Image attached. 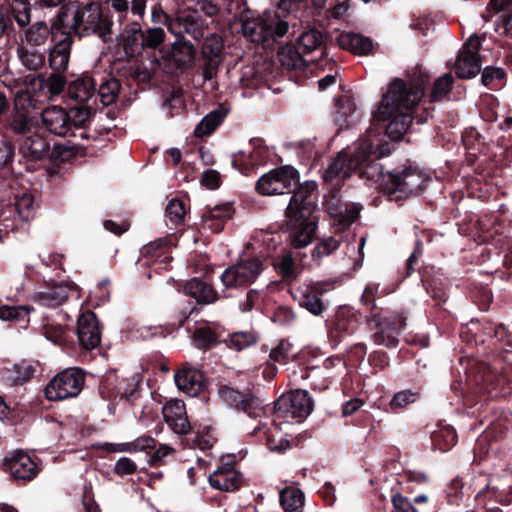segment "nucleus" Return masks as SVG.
Returning a JSON list of instances; mask_svg holds the SVG:
<instances>
[{
	"mask_svg": "<svg viewBox=\"0 0 512 512\" xmlns=\"http://www.w3.org/2000/svg\"><path fill=\"white\" fill-rule=\"evenodd\" d=\"M428 82L427 75L408 82L400 78L393 79L372 112L374 122H389L385 135H382V130L370 127L352 148L338 153L327 167L324 178H346L364 166L361 177L377 183L378 188L391 199L400 200L420 192L427 180L422 171L409 166L384 173L374 160L391 153V146L385 141V136L397 141L406 133L412 124V111L422 99Z\"/></svg>",
	"mask_w": 512,
	"mask_h": 512,
	"instance_id": "1",
	"label": "nucleus"
},
{
	"mask_svg": "<svg viewBox=\"0 0 512 512\" xmlns=\"http://www.w3.org/2000/svg\"><path fill=\"white\" fill-rule=\"evenodd\" d=\"M6 137L17 144L19 154L26 161H41L49 155V140L41 131L38 120L27 113L16 112L9 118Z\"/></svg>",
	"mask_w": 512,
	"mask_h": 512,
	"instance_id": "2",
	"label": "nucleus"
},
{
	"mask_svg": "<svg viewBox=\"0 0 512 512\" xmlns=\"http://www.w3.org/2000/svg\"><path fill=\"white\" fill-rule=\"evenodd\" d=\"M239 20L243 35L249 41L266 46L284 37L289 30L286 15H282L278 8L265 11L260 15L245 10L241 13Z\"/></svg>",
	"mask_w": 512,
	"mask_h": 512,
	"instance_id": "3",
	"label": "nucleus"
},
{
	"mask_svg": "<svg viewBox=\"0 0 512 512\" xmlns=\"http://www.w3.org/2000/svg\"><path fill=\"white\" fill-rule=\"evenodd\" d=\"M72 5L75 9L70 28L75 34L81 37L97 35L105 42L111 38L114 22L99 2L76 1Z\"/></svg>",
	"mask_w": 512,
	"mask_h": 512,
	"instance_id": "4",
	"label": "nucleus"
},
{
	"mask_svg": "<svg viewBox=\"0 0 512 512\" xmlns=\"http://www.w3.org/2000/svg\"><path fill=\"white\" fill-rule=\"evenodd\" d=\"M313 401L306 390L297 389L282 395L274 404L272 425L286 431L287 426L300 423L313 411Z\"/></svg>",
	"mask_w": 512,
	"mask_h": 512,
	"instance_id": "5",
	"label": "nucleus"
},
{
	"mask_svg": "<svg viewBox=\"0 0 512 512\" xmlns=\"http://www.w3.org/2000/svg\"><path fill=\"white\" fill-rule=\"evenodd\" d=\"M142 19H132L123 24L120 41L127 56H138L145 49H157L165 40V31L160 27L143 30Z\"/></svg>",
	"mask_w": 512,
	"mask_h": 512,
	"instance_id": "6",
	"label": "nucleus"
},
{
	"mask_svg": "<svg viewBox=\"0 0 512 512\" xmlns=\"http://www.w3.org/2000/svg\"><path fill=\"white\" fill-rule=\"evenodd\" d=\"M85 383V374L77 367L67 368L55 375L45 387L50 401H61L80 394Z\"/></svg>",
	"mask_w": 512,
	"mask_h": 512,
	"instance_id": "7",
	"label": "nucleus"
},
{
	"mask_svg": "<svg viewBox=\"0 0 512 512\" xmlns=\"http://www.w3.org/2000/svg\"><path fill=\"white\" fill-rule=\"evenodd\" d=\"M298 183V171L290 165H285L263 174L255 188L261 195H282L290 193Z\"/></svg>",
	"mask_w": 512,
	"mask_h": 512,
	"instance_id": "8",
	"label": "nucleus"
},
{
	"mask_svg": "<svg viewBox=\"0 0 512 512\" xmlns=\"http://www.w3.org/2000/svg\"><path fill=\"white\" fill-rule=\"evenodd\" d=\"M152 20L153 22L165 23L168 30L176 37L185 38L184 35H189L194 40H200L204 37L205 27L196 12L182 11L174 18H170L162 11H153Z\"/></svg>",
	"mask_w": 512,
	"mask_h": 512,
	"instance_id": "9",
	"label": "nucleus"
},
{
	"mask_svg": "<svg viewBox=\"0 0 512 512\" xmlns=\"http://www.w3.org/2000/svg\"><path fill=\"white\" fill-rule=\"evenodd\" d=\"M263 270L260 258L243 259L226 268L221 274V281L227 288L247 286L254 283Z\"/></svg>",
	"mask_w": 512,
	"mask_h": 512,
	"instance_id": "10",
	"label": "nucleus"
},
{
	"mask_svg": "<svg viewBox=\"0 0 512 512\" xmlns=\"http://www.w3.org/2000/svg\"><path fill=\"white\" fill-rule=\"evenodd\" d=\"M13 20L20 28L27 27L31 22V7L28 0L0 1V38L10 33Z\"/></svg>",
	"mask_w": 512,
	"mask_h": 512,
	"instance_id": "11",
	"label": "nucleus"
},
{
	"mask_svg": "<svg viewBox=\"0 0 512 512\" xmlns=\"http://www.w3.org/2000/svg\"><path fill=\"white\" fill-rule=\"evenodd\" d=\"M79 297V288L74 283H52L32 294L31 300L42 307L55 308L64 304L69 297Z\"/></svg>",
	"mask_w": 512,
	"mask_h": 512,
	"instance_id": "12",
	"label": "nucleus"
},
{
	"mask_svg": "<svg viewBox=\"0 0 512 512\" xmlns=\"http://www.w3.org/2000/svg\"><path fill=\"white\" fill-rule=\"evenodd\" d=\"M316 189L315 181L297 184L291 191L293 196L287 206L286 215L309 217L316 207Z\"/></svg>",
	"mask_w": 512,
	"mask_h": 512,
	"instance_id": "13",
	"label": "nucleus"
},
{
	"mask_svg": "<svg viewBox=\"0 0 512 512\" xmlns=\"http://www.w3.org/2000/svg\"><path fill=\"white\" fill-rule=\"evenodd\" d=\"M480 46V40L476 35H471L463 44L456 60L458 77L472 78L481 71V59L478 55Z\"/></svg>",
	"mask_w": 512,
	"mask_h": 512,
	"instance_id": "14",
	"label": "nucleus"
},
{
	"mask_svg": "<svg viewBox=\"0 0 512 512\" xmlns=\"http://www.w3.org/2000/svg\"><path fill=\"white\" fill-rule=\"evenodd\" d=\"M332 288L333 283L331 282H314L297 290L296 298L302 308L314 316H320L325 309L320 295Z\"/></svg>",
	"mask_w": 512,
	"mask_h": 512,
	"instance_id": "15",
	"label": "nucleus"
},
{
	"mask_svg": "<svg viewBox=\"0 0 512 512\" xmlns=\"http://www.w3.org/2000/svg\"><path fill=\"white\" fill-rule=\"evenodd\" d=\"M289 240L294 248L309 245L316 232V224L309 217L286 215Z\"/></svg>",
	"mask_w": 512,
	"mask_h": 512,
	"instance_id": "16",
	"label": "nucleus"
},
{
	"mask_svg": "<svg viewBox=\"0 0 512 512\" xmlns=\"http://www.w3.org/2000/svg\"><path fill=\"white\" fill-rule=\"evenodd\" d=\"M5 468L16 481L27 482L39 473L37 463L23 451H16L5 462Z\"/></svg>",
	"mask_w": 512,
	"mask_h": 512,
	"instance_id": "17",
	"label": "nucleus"
},
{
	"mask_svg": "<svg viewBox=\"0 0 512 512\" xmlns=\"http://www.w3.org/2000/svg\"><path fill=\"white\" fill-rule=\"evenodd\" d=\"M219 397L227 405L240 406L243 412L251 418L261 417L264 413V407L257 398L244 397L241 393L230 387H221L219 389Z\"/></svg>",
	"mask_w": 512,
	"mask_h": 512,
	"instance_id": "18",
	"label": "nucleus"
},
{
	"mask_svg": "<svg viewBox=\"0 0 512 512\" xmlns=\"http://www.w3.org/2000/svg\"><path fill=\"white\" fill-rule=\"evenodd\" d=\"M77 334L83 348L91 350L99 345L101 335L96 315L93 312L87 311L78 318Z\"/></svg>",
	"mask_w": 512,
	"mask_h": 512,
	"instance_id": "19",
	"label": "nucleus"
},
{
	"mask_svg": "<svg viewBox=\"0 0 512 512\" xmlns=\"http://www.w3.org/2000/svg\"><path fill=\"white\" fill-rule=\"evenodd\" d=\"M41 122L45 128L56 136H66L71 130L68 112L56 105L49 106L41 112Z\"/></svg>",
	"mask_w": 512,
	"mask_h": 512,
	"instance_id": "20",
	"label": "nucleus"
},
{
	"mask_svg": "<svg viewBox=\"0 0 512 512\" xmlns=\"http://www.w3.org/2000/svg\"><path fill=\"white\" fill-rule=\"evenodd\" d=\"M162 413L166 424L174 433L187 434L190 431L191 426L182 400L168 401L163 407Z\"/></svg>",
	"mask_w": 512,
	"mask_h": 512,
	"instance_id": "21",
	"label": "nucleus"
},
{
	"mask_svg": "<svg viewBox=\"0 0 512 512\" xmlns=\"http://www.w3.org/2000/svg\"><path fill=\"white\" fill-rule=\"evenodd\" d=\"M326 209L333 218V225L339 230L348 228L360 214V206L355 203H343L338 199H331L326 203Z\"/></svg>",
	"mask_w": 512,
	"mask_h": 512,
	"instance_id": "22",
	"label": "nucleus"
},
{
	"mask_svg": "<svg viewBox=\"0 0 512 512\" xmlns=\"http://www.w3.org/2000/svg\"><path fill=\"white\" fill-rule=\"evenodd\" d=\"M116 16L119 25L132 19H142L145 15L148 0H106Z\"/></svg>",
	"mask_w": 512,
	"mask_h": 512,
	"instance_id": "23",
	"label": "nucleus"
},
{
	"mask_svg": "<svg viewBox=\"0 0 512 512\" xmlns=\"http://www.w3.org/2000/svg\"><path fill=\"white\" fill-rule=\"evenodd\" d=\"M174 379L177 387L190 397L199 395L205 385L203 373L188 365L179 370Z\"/></svg>",
	"mask_w": 512,
	"mask_h": 512,
	"instance_id": "24",
	"label": "nucleus"
},
{
	"mask_svg": "<svg viewBox=\"0 0 512 512\" xmlns=\"http://www.w3.org/2000/svg\"><path fill=\"white\" fill-rule=\"evenodd\" d=\"M33 196L28 189L17 191L13 195V203L8 204L2 211L3 220L18 217L21 221H28L32 215Z\"/></svg>",
	"mask_w": 512,
	"mask_h": 512,
	"instance_id": "25",
	"label": "nucleus"
},
{
	"mask_svg": "<svg viewBox=\"0 0 512 512\" xmlns=\"http://www.w3.org/2000/svg\"><path fill=\"white\" fill-rule=\"evenodd\" d=\"M241 474L231 465H223L208 476L210 485L221 491H234L240 487Z\"/></svg>",
	"mask_w": 512,
	"mask_h": 512,
	"instance_id": "26",
	"label": "nucleus"
},
{
	"mask_svg": "<svg viewBox=\"0 0 512 512\" xmlns=\"http://www.w3.org/2000/svg\"><path fill=\"white\" fill-rule=\"evenodd\" d=\"M73 38L70 35H62L49 53V64L53 71L64 72L68 68Z\"/></svg>",
	"mask_w": 512,
	"mask_h": 512,
	"instance_id": "27",
	"label": "nucleus"
},
{
	"mask_svg": "<svg viewBox=\"0 0 512 512\" xmlns=\"http://www.w3.org/2000/svg\"><path fill=\"white\" fill-rule=\"evenodd\" d=\"M331 368L343 369L344 363L340 358H328L325 360L322 368H311L307 377L312 379L314 389L324 390L328 388L330 379L335 377L331 372Z\"/></svg>",
	"mask_w": 512,
	"mask_h": 512,
	"instance_id": "28",
	"label": "nucleus"
},
{
	"mask_svg": "<svg viewBox=\"0 0 512 512\" xmlns=\"http://www.w3.org/2000/svg\"><path fill=\"white\" fill-rule=\"evenodd\" d=\"M341 48L356 55H367L373 49V41L366 36L354 32H343L337 38Z\"/></svg>",
	"mask_w": 512,
	"mask_h": 512,
	"instance_id": "29",
	"label": "nucleus"
},
{
	"mask_svg": "<svg viewBox=\"0 0 512 512\" xmlns=\"http://www.w3.org/2000/svg\"><path fill=\"white\" fill-rule=\"evenodd\" d=\"M183 291L185 295L194 298L199 304H210L217 299V293L212 286L197 278L186 282Z\"/></svg>",
	"mask_w": 512,
	"mask_h": 512,
	"instance_id": "30",
	"label": "nucleus"
},
{
	"mask_svg": "<svg viewBox=\"0 0 512 512\" xmlns=\"http://www.w3.org/2000/svg\"><path fill=\"white\" fill-rule=\"evenodd\" d=\"M232 215V208L229 205L215 206L206 212L202 217V227L213 233H219Z\"/></svg>",
	"mask_w": 512,
	"mask_h": 512,
	"instance_id": "31",
	"label": "nucleus"
},
{
	"mask_svg": "<svg viewBox=\"0 0 512 512\" xmlns=\"http://www.w3.org/2000/svg\"><path fill=\"white\" fill-rule=\"evenodd\" d=\"M170 57L177 68L186 67L195 58L194 45L185 38L176 37L172 43Z\"/></svg>",
	"mask_w": 512,
	"mask_h": 512,
	"instance_id": "32",
	"label": "nucleus"
},
{
	"mask_svg": "<svg viewBox=\"0 0 512 512\" xmlns=\"http://www.w3.org/2000/svg\"><path fill=\"white\" fill-rule=\"evenodd\" d=\"M95 82L90 76H82L74 80L68 87L69 96L78 102H86L95 94Z\"/></svg>",
	"mask_w": 512,
	"mask_h": 512,
	"instance_id": "33",
	"label": "nucleus"
},
{
	"mask_svg": "<svg viewBox=\"0 0 512 512\" xmlns=\"http://www.w3.org/2000/svg\"><path fill=\"white\" fill-rule=\"evenodd\" d=\"M304 499V493L297 486H288L280 491V503L285 512H301Z\"/></svg>",
	"mask_w": 512,
	"mask_h": 512,
	"instance_id": "34",
	"label": "nucleus"
},
{
	"mask_svg": "<svg viewBox=\"0 0 512 512\" xmlns=\"http://www.w3.org/2000/svg\"><path fill=\"white\" fill-rule=\"evenodd\" d=\"M225 114L220 110H214L208 113L195 127L194 134L197 137L210 135L216 127L223 121Z\"/></svg>",
	"mask_w": 512,
	"mask_h": 512,
	"instance_id": "35",
	"label": "nucleus"
},
{
	"mask_svg": "<svg viewBox=\"0 0 512 512\" xmlns=\"http://www.w3.org/2000/svg\"><path fill=\"white\" fill-rule=\"evenodd\" d=\"M302 54L298 47L284 46L278 52V57L283 67L288 70H293L302 66Z\"/></svg>",
	"mask_w": 512,
	"mask_h": 512,
	"instance_id": "36",
	"label": "nucleus"
},
{
	"mask_svg": "<svg viewBox=\"0 0 512 512\" xmlns=\"http://www.w3.org/2000/svg\"><path fill=\"white\" fill-rule=\"evenodd\" d=\"M321 32L311 29L303 32L297 41V47L303 54H308L317 49L322 43Z\"/></svg>",
	"mask_w": 512,
	"mask_h": 512,
	"instance_id": "37",
	"label": "nucleus"
},
{
	"mask_svg": "<svg viewBox=\"0 0 512 512\" xmlns=\"http://www.w3.org/2000/svg\"><path fill=\"white\" fill-rule=\"evenodd\" d=\"M369 322L374 325V328L386 326V329H391L393 332L399 333L406 325V318L403 314L385 318L375 314L371 316Z\"/></svg>",
	"mask_w": 512,
	"mask_h": 512,
	"instance_id": "38",
	"label": "nucleus"
},
{
	"mask_svg": "<svg viewBox=\"0 0 512 512\" xmlns=\"http://www.w3.org/2000/svg\"><path fill=\"white\" fill-rule=\"evenodd\" d=\"M276 272L284 279H294L296 277V266L291 253L286 252L274 260Z\"/></svg>",
	"mask_w": 512,
	"mask_h": 512,
	"instance_id": "39",
	"label": "nucleus"
},
{
	"mask_svg": "<svg viewBox=\"0 0 512 512\" xmlns=\"http://www.w3.org/2000/svg\"><path fill=\"white\" fill-rule=\"evenodd\" d=\"M223 50L222 38L217 34H211L205 38L202 46V56L204 59L214 60L221 59Z\"/></svg>",
	"mask_w": 512,
	"mask_h": 512,
	"instance_id": "40",
	"label": "nucleus"
},
{
	"mask_svg": "<svg viewBox=\"0 0 512 512\" xmlns=\"http://www.w3.org/2000/svg\"><path fill=\"white\" fill-rule=\"evenodd\" d=\"M257 339L256 333L252 330L238 331L230 335L228 346L237 351H241L256 344Z\"/></svg>",
	"mask_w": 512,
	"mask_h": 512,
	"instance_id": "41",
	"label": "nucleus"
},
{
	"mask_svg": "<svg viewBox=\"0 0 512 512\" xmlns=\"http://www.w3.org/2000/svg\"><path fill=\"white\" fill-rule=\"evenodd\" d=\"M31 308L26 305L19 306H9L2 305L0 306V319L4 321L11 320H26L31 312Z\"/></svg>",
	"mask_w": 512,
	"mask_h": 512,
	"instance_id": "42",
	"label": "nucleus"
},
{
	"mask_svg": "<svg viewBox=\"0 0 512 512\" xmlns=\"http://www.w3.org/2000/svg\"><path fill=\"white\" fill-rule=\"evenodd\" d=\"M453 84V77L450 73H445L441 77H439L433 85L431 91V100L432 101H440L444 99L450 92Z\"/></svg>",
	"mask_w": 512,
	"mask_h": 512,
	"instance_id": "43",
	"label": "nucleus"
},
{
	"mask_svg": "<svg viewBox=\"0 0 512 512\" xmlns=\"http://www.w3.org/2000/svg\"><path fill=\"white\" fill-rule=\"evenodd\" d=\"M420 397L419 392L412 390H402L394 394L390 401V408L398 411L406 408L408 405L415 403Z\"/></svg>",
	"mask_w": 512,
	"mask_h": 512,
	"instance_id": "44",
	"label": "nucleus"
},
{
	"mask_svg": "<svg viewBox=\"0 0 512 512\" xmlns=\"http://www.w3.org/2000/svg\"><path fill=\"white\" fill-rule=\"evenodd\" d=\"M432 439L441 451H447L456 444L457 433L453 428L446 427L439 432H435Z\"/></svg>",
	"mask_w": 512,
	"mask_h": 512,
	"instance_id": "45",
	"label": "nucleus"
},
{
	"mask_svg": "<svg viewBox=\"0 0 512 512\" xmlns=\"http://www.w3.org/2000/svg\"><path fill=\"white\" fill-rule=\"evenodd\" d=\"M494 336L502 343L503 358L506 362L512 364V335H510L503 324H498L493 328Z\"/></svg>",
	"mask_w": 512,
	"mask_h": 512,
	"instance_id": "46",
	"label": "nucleus"
},
{
	"mask_svg": "<svg viewBox=\"0 0 512 512\" xmlns=\"http://www.w3.org/2000/svg\"><path fill=\"white\" fill-rule=\"evenodd\" d=\"M118 92V81L116 79H110L100 85L98 95L102 104L108 106L116 100Z\"/></svg>",
	"mask_w": 512,
	"mask_h": 512,
	"instance_id": "47",
	"label": "nucleus"
},
{
	"mask_svg": "<svg viewBox=\"0 0 512 512\" xmlns=\"http://www.w3.org/2000/svg\"><path fill=\"white\" fill-rule=\"evenodd\" d=\"M355 103L349 97H343L336 102L335 121L343 126L346 119L355 112Z\"/></svg>",
	"mask_w": 512,
	"mask_h": 512,
	"instance_id": "48",
	"label": "nucleus"
},
{
	"mask_svg": "<svg viewBox=\"0 0 512 512\" xmlns=\"http://www.w3.org/2000/svg\"><path fill=\"white\" fill-rule=\"evenodd\" d=\"M20 59L26 68L34 71L39 69L44 63L43 54L37 51L35 48L22 51L20 54Z\"/></svg>",
	"mask_w": 512,
	"mask_h": 512,
	"instance_id": "49",
	"label": "nucleus"
},
{
	"mask_svg": "<svg viewBox=\"0 0 512 512\" xmlns=\"http://www.w3.org/2000/svg\"><path fill=\"white\" fill-rule=\"evenodd\" d=\"M43 333L45 337L55 344H60L65 339V328L61 324H56L50 320L43 323Z\"/></svg>",
	"mask_w": 512,
	"mask_h": 512,
	"instance_id": "50",
	"label": "nucleus"
},
{
	"mask_svg": "<svg viewBox=\"0 0 512 512\" xmlns=\"http://www.w3.org/2000/svg\"><path fill=\"white\" fill-rule=\"evenodd\" d=\"M47 26L43 22H37L26 31V40L33 45H41L45 42Z\"/></svg>",
	"mask_w": 512,
	"mask_h": 512,
	"instance_id": "51",
	"label": "nucleus"
},
{
	"mask_svg": "<svg viewBox=\"0 0 512 512\" xmlns=\"http://www.w3.org/2000/svg\"><path fill=\"white\" fill-rule=\"evenodd\" d=\"M339 247V242L333 237H326L319 241V243L313 249L314 258H322L330 255L336 251Z\"/></svg>",
	"mask_w": 512,
	"mask_h": 512,
	"instance_id": "52",
	"label": "nucleus"
},
{
	"mask_svg": "<svg viewBox=\"0 0 512 512\" xmlns=\"http://www.w3.org/2000/svg\"><path fill=\"white\" fill-rule=\"evenodd\" d=\"M378 331L374 334V342L377 345L386 347H396L398 344L397 332L391 329H386V326L376 328Z\"/></svg>",
	"mask_w": 512,
	"mask_h": 512,
	"instance_id": "53",
	"label": "nucleus"
},
{
	"mask_svg": "<svg viewBox=\"0 0 512 512\" xmlns=\"http://www.w3.org/2000/svg\"><path fill=\"white\" fill-rule=\"evenodd\" d=\"M166 215L171 222L175 224L180 223L186 215L184 203L180 200L172 199L167 204Z\"/></svg>",
	"mask_w": 512,
	"mask_h": 512,
	"instance_id": "54",
	"label": "nucleus"
},
{
	"mask_svg": "<svg viewBox=\"0 0 512 512\" xmlns=\"http://www.w3.org/2000/svg\"><path fill=\"white\" fill-rule=\"evenodd\" d=\"M291 349L292 345L289 342L281 340L278 345L271 350L269 358L273 362L285 364L290 358Z\"/></svg>",
	"mask_w": 512,
	"mask_h": 512,
	"instance_id": "55",
	"label": "nucleus"
},
{
	"mask_svg": "<svg viewBox=\"0 0 512 512\" xmlns=\"http://www.w3.org/2000/svg\"><path fill=\"white\" fill-rule=\"evenodd\" d=\"M194 340L199 347H209L217 342L216 334L207 327L195 331Z\"/></svg>",
	"mask_w": 512,
	"mask_h": 512,
	"instance_id": "56",
	"label": "nucleus"
},
{
	"mask_svg": "<svg viewBox=\"0 0 512 512\" xmlns=\"http://www.w3.org/2000/svg\"><path fill=\"white\" fill-rule=\"evenodd\" d=\"M222 1L223 0H195V9L209 17H213L220 12Z\"/></svg>",
	"mask_w": 512,
	"mask_h": 512,
	"instance_id": "57",
	"label": "nucleus"
},
{
	"mask_svg": "<svg viewBox=\"0 0 512 512\" xmlns=\"http://www.w3.org/2000/svg\"><path fill=\"white\" fill-rule=\"evenodd\" d=\"M391 502L393 505L392 512H417L410 499L400 493H394L391 497Z\"/></svg>",
	"mask_w": 512,
	"mask_h": 512,
	"instance_id": "58",
	"label": "nucleus"
},
{
	"mask_svg": "<svg viewBox=\"0 0 512 512\" xmlns=\"http://www.w3.org/2000/svg\"><path fill=\"white\" fill-rule=\"evenodd\" d=\"M137 470L136 463L128 457H121L115 463L114 472L119 476L131 475Z\"/></svg>",
	"mask_w": 512,
	"mask_h": 512,
	"instance_id": "59",
	"label": "nucleus"
},
{
	"mask_svg": "<svg viewBox=\"0 0 512 512\" xmlns=\"http://www.w3.org/2000/svg\"><path fill=\"white\" fill-rule=\"evenodd\" d=\"M60 72L52 73L46 82V86L49 89V92L53 95L60 94L65 86V79Z\"/></svg>",
	"mask_w": 512,
	"mask_h": 512,
	"instance_id": "60",
	"label": "nucleus"
},
{
	"mask_svg": "<svg viewBox=\"0 0 512 512\" xmlns=\"http://www.w3.org/2000/svg\"><path fill=\"white\" fill-rule=\"evenodd\" d=\"M366 243V237H361L358 244H354L349 247L352 254L350 255L351 258L354 259V268H360L362 266V262L364 259V246Z\"/></svg>",
	"mask_w": 512,
	"mask_h": 512,
	"instance_id": "61",
	"label": "nucleus"
},
{
	"mask_svg": "<svg viewBox=\"0 0 512 512\" xmlns=\"http://www.w3.org/2000/svg\"><path fill=\"white\" fill-rule=\"evenodd\" d=\"M221 62V59L208 60L204 59V65L202 67L201 75L204 81L212 80L216 73L217 68Z\"/></svg>",
	"mask_w": 512,
	"mask_h": 512,
	"instance_id": "62",
	"label": "nucleus"
},
{
	"mask_svg": "<svg viewBox=\"0 0 512 512\" xmlns=\"http://www.w3.org/2000/svg\"><path fill=\"white\" fill-rule=\"evenodd\" d=\"M71 119V126H82L88 120L90 111L87 108L71 109L68 113Z\"/></svg>",
	"mask_w": 512,
	"mask_h": 512,
	"instance_id": "63",
	"label": "nucleus"
},
{
	"mask_svg": "<svg viewBox=\"0 0 512 512\" xmlns=\"http://www.w3.org/2000/svg\"><path fill=\"white\" fill-rule=\"evenodd\" d=\"M201 183L209 188L216 189L220 185V174L216 170H207L203 173Z\"/></svg>",
	"mask_w": 512,
	"mask_h": 512,
	"instance_id": "64",
	"label": "nucleus"
}]
</instances>
